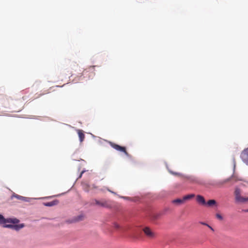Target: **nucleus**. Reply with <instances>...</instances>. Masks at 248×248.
Segmentation results:
<instances>
[{"instance_id": "nucleus-9", "label": "nucleus", "mask_w": 248, "mask_h": 248, "mask_svg": "<svg viewBox=\"0 0 248 248\" xmlns=\"http://www.w3.org/2000/svg\"><path fill=\"white\" fill-rule=\"evenodd\" d=\"M59 203V201L57 200H54L53 201L47 202H44L43 204L44 205L46 206H53L57 205Z\"/></svg>"}, {"instance_id": "nucleus-12", "label": "nucleus", "mask_w": 248, "mask_h": 248, "mask_svg": "<svg viewBox=\"0 0 248 248\" xmlns=\"http://www.w3.org/2000/svg\"><path fill=\"white\" fill-rule=\"evenodd\" d=\"M172 203L174 204H177L178 205L183 204L184 203L183 199H177L173 200L172 201Z\"/></svg>"}, {"instance_id": "nucleus-24", "label": "nucleus", "mask_w": 248, "mask_h": 248, "mask_svg": "<svg viewBox=\"0 0 248 248\" xmlns=\"http://www.w3.org/2000/svg\"><path fill=\"white\" fill-rule=\"evenodd\" d=\"M247 212H248V210H247Z\"/></svg>"}, {"instance_id": "nucleus-21", "label": "nucleus", "mask_w": 248, "mask_h": 248, "mask_svg": "<svg viewBox=\"0 0 248 248\" xmlns=\"http://www.w3.org/2000/svg\"><path fill=\"white\" fill-rule=\"evenodd\" d=\"M84 189H85V190L86 191H89L88 189H87V188L86 189V188H85Z\"/></svg>"}, {"instance_id": "nucleus-4", "label": "nucleus", "mask_w": 248, "mask_h": 248, "mask_svg": "<svg viewBox=\"0 0 248 248\" xmlns=\"http://www.w3.org/2000/svg\"><path fill=\"white\" fill-rule=\"evenodd\" d=\"M4 228H11L13 230H15L16 231H19L20 229H22L24 227V224H6L4 225L3 226Z\"/></svg>"}, {"instance_id": "nucleus-22", "label": "nucleus", "mask_w": 248, "mask_h": 248, "mask_svg": "<svg viewBox=\"0 0 248 248\" xmlns=\"http://www.w3.org/2000/svg\"><path fill=\"white\" fill-rule=\"evenodd\" d=\"M82 173H83V172L81 173V174H80V175L79 177H81V175H82Z\"/></svg>"}, {"instance_id": "nucleus-19", "label": "nucleus", "mask_w": 248, "mask_h": 248, "mask_svg": "<svg viewBox=\"0 0 248 248\" xmlns=\"http://www.w3.org/2000/svg\"><path fill=\"white\" fill-rule=\"evenodd\" d=\"M208 227L213 232H214V229L209 225H208Z\"/></svg>"}, {"instance_id": "nucleus-18", "label": "nucleus", "mask_w": 248, "mask_h": 248, "mask_svg": "<svg viewBox=\"0 0 248 248\" xmlns=\"http://www.w3.org/2000/svg\"><path fill=\"white\" fill-rule=\"evenodd\" d=\"M208 227L213 232H214V229L209 225H208Z\"/></svg>"}, {"instance_id": "nucleus-20", "label": "nucleus", "mask_w": 248, "mask_h": 248, "mask_svg": "<svg viewBox=\"0 0 248 248\" xmlns=\"http://www.w3.org/2000/svg\"><path fill=\"white\" fill-rule=\"evenodd\" d=\"M114 226L116 228H119V226L118 224H115Z\"/></svg>"}, {"instance_id": "nucleus-10", "label": "nucleus", "mask_w": 248, "mask_h": 248, "mask_svg": "<svg viewBox=\"0 0 248 248\" xmlns=\"http://www.w3.org/2000/svg\"><path fill=\"white\" fill-rule=\"evenodd\" d=\"M77 132L80 141L82 142L84 140L85 138V135L83 133V131L82 130L78 129Z\"/></svg>"}, {"instance_id": "nucleus-11", "label": "nucleus", "mask_w": 248, "mask_h": 248, "mask_svg": "<svg viewBox=\"0 0 248 248\" xmlns=\"http://www.w3.org/2000/svg\"><path fill=\"white\" fill-rule=\"evenodd\" d=\"M194 197H195V194H191L186 195L183 197L184 202H185L186 201L190 200V199L193 198Z\"/></svg>"}, {"instance_id": "nucleus-14", "label": "nucleus", "mask_w": 248, "mask_h": 248, "mask_svg": "<svg viewBox=\"0 0 248 248\" xmlns=\"http://www.w3.org/2000/svg\"><path fill=\"white\" fill-rule=\"evenodd\" d=\"M13 197H15L17 199L19 200H22V201H25V197H22V196H20V195H17V194H14L12 196V198Z\"/></svg>"}, {"instance_id": "nucleus-13", "label": "nucleus", "mask_w": 248, "mask_h": 248, "mask_svg": "<svg viewBox=\"0 0 248 248\" xmlns=\"http://www.w3.org/2000/svg\"><path fill=\"white\" fill-rule=\"evenodd\" d=\"M216 204V202L214 200H209L206 204L208 206H212Z\"/></svg>"}, {"instance_id": "nucleus-23", "label": "nucleus", "mask_w": 248, "mask_h": 248, "mask_svg": "<svg viewBox=\"0 0 248 248\" xmlns=\"http://www.w3.org/2000/svg\"><path fill=\"white\" fill-rule=\"evenodd\" d=\"M124 199H128V198L127 197H124Z\"/></svg>"}, {"instance_id": "nucleus-16", "label": "nucleus", "mask_w": 248, "mask_h": 248, "mask_svg": "<svg viewBox=\"0 0 248 248\" xmlns=\"http://www.w3.org/2000/svg\"><path fill=\"white\" fill-rule=\"evenodd\" d=\"M200 223L202 225H205V226H208L209 224H208L207 223H205V222H200Z\"/></svg>"}, {"instance_id": "nucleus-8", "label": "nucleus", "mask_w": 248, "mask_h": 248, "mask_svg": "<svg viewBox=\"0 0 248 248\" xmlns=\"http://www.w3.org/2000/svg\"><path fill=\"white\" fill-rule=\"evenodd\" d=\"M197 202L202 205L206 204V202L204 197L201 195H197L196 198Z\"/></svg>"}, {"instance_id": "nucleus-17", "label": "nucleus", "mask_w": 248, "mask_h": 248, "mask_svg": "<svg viewBox=\"0 0 248 248\" xmlns=\"http://www.w3.org/2000/svg\"><path fill=\"white\" fill-rule=\"evenodd\" d=\"M83 217V216H79V217H78V219H77V221L82 220Z\"/></svg>"}, {"instance_id": "nucleus-7", "label": "nucleus", "mask_w": 248, "mask_h": 248, "mask_svg": "<svg viewBox=\"0 0 248 248\" xmlns=\"http://www.w3.org/2000/svg\"><path fill=\"white\" fill-rule=\"evenodd\" d=\"M93 201L95 204L99 206L107 207L108 206V202L105 200L98 201L97 200H94Z\"/></svg>"}, {"instance_id": "nucleus-1", "label": "nucleus", "mask_w": 248, "mask_h": 248, "mask_svg": "<svg viewBox=\"0 0 248 248\" xmlns=\"http://www.w3.org/2000/svg\"><path fill=\"white\" fill-rule=\"evenodd\" d=\"M235 199L236 202L239 203H245L248 202V197H243L241 196V190L239 188H236L234 191Z\"/></svg>"}, {"instance_id": "nucleus-2", "label": "nucleus", "mask_w": 248, "mask_h": 248, "mask_svg": "<svg viewBox=\"0 0 248 248\" xmlns=\"http://www.w3.org/2000/svg\"><path fill=\"white\" fill-rule=\"evenodd\" d=\"M19 222V220L16 218H5L4 217L0 214V224L6 225V223L17 224Z\"/></svg>"}, {"instance_id": "nucleus-5", "label": "nucleus", "mask_w": 248, "mask_h": 248, "mask_svg": "<svg viewBox=\"0 0 248 248\" xmlns=\"http://www.w3.org/2000/svg\"><path fill=\"white\" fill-rule=\"evenodd\" d=\"M145 234L149 238H153L155 236V233L149 227H146L143 229Z\"/></svg>"}, {"instance_id": "nucleus-3", "label": "nucleus", "mask_w": 248, "mask_h": 248, "mask_svg": "<svg viewBox=\"0 0 248 248\" xmlns=\"http://www.w3.org/2000/svg\"><path fill=\"white\" fill-rule=\"evenodd\" d=\"M110 145L115 150L120 151L121 152H124L125 155H128V153L126 151V148L124 147L121 146L118 144H116L114 143L110 142Z\"/></svg>"}, {"instance_id": "nucleus-15", "label": "nucleus", "mask_w": 248, "mask_h": 248, "mask_svg": "<svg viewBox=\"0 0 248 248\" xmlns=\"http://www.w3.org/2000/svg\"><path fill=\"white\" fill-rule=\"evenodd\" d=\"M216 217H217L218 219H219V220H222L223 219V217H222V216H221L220 214H217L216 215Z\"/></svg>"}, {"instance_id": "nucleus-6", "label": "nucleus", "mask_w": 248, "mask_h": 248, "mask_svg": "<svg viewBox=\"0 0 248 248\" xmlns=\"http://www.w3.org/2000/svg\"><path fill=\"white\" fill-rule=\"evenodd\" d=\"M241 157L246 164H248V147L244 149L241 154Z\"/></svg>"}]
</instances>
